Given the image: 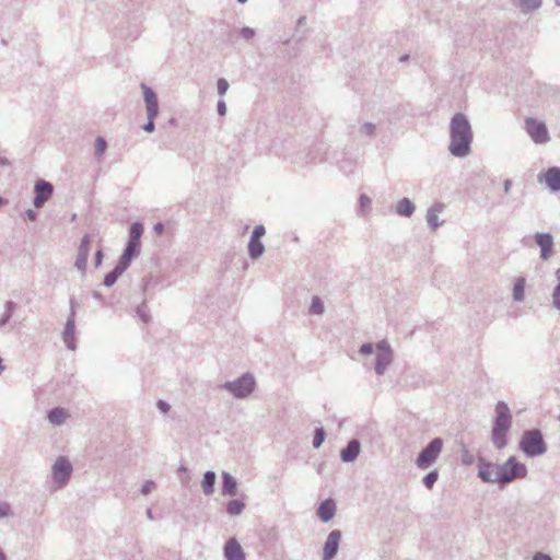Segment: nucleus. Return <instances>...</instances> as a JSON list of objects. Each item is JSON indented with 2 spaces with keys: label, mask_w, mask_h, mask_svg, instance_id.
I'll use <instances>...</instances> for the list:
<instances>
[{
  "label": "nucleus",
  "mask_w": 560,
  "mask_h": 560,
  "mask_svg": "<svg viewBox=\"0 0 560 560\" xmlns=\"http://www.w3.org/2000/svg\"><path fill=\"white\" fill-rule=\"evenodd\" d=\"M494 412L491 442L497 450H503L508 445V433L513 424V416L510 407L504 401L495 404Z\"/></svg>",
  "instance_id": "obj_2"
},
{
  "label": "nucleus",
  "mask_w": 560,
  "mask_h": 560,
  "mask_svg": "<svg viewBox=\"0 0 560 560\" xmlns=\"http://www.w3.org/2000/svg\"><path fill=\"white\" fill-rule=\"evenodd\" d=\"M12 514L9 503H0V518L9 517Z\"/></svg>",
  "instance_id": "obj_47"
},
{
  "label": "nucleus",
  "mask_w": 560,
  "mask_h": 560,
  "mask_svg": "<svg viewBox=\"0 0 560 560\" xmlns=\"http://www.w3.org/2000/svg\"><path fill=\"white\" fill-rule=\"evenodd\" d=\"M460 462L465 466H471L475 463V455L467 447H463L460 452Z\"/></svg>",
  "instance_id": "obj_40"
},
{
  "label": "nucleus",
  "mask_w": 560,
  "mask_h": 560,
  "mask_svg": "<svg viewBox=\"0 0 560 560\" xmlns=\"http://www.w3.org/2000/svg\"><path fill=\"white\" fill-rule=\"evenodd\" d=\"M126 271L124 267H121L119 264H117L112 271H109L105 277L103 284L106 288H110L114 285L119 278L120 275H122Z\"/></svg>",
  "instance_id": "obj_31"
},
{
  "label": "nucleus",
  "mask_w": 560,
  "mask_h": 560,
  "mask_svg": "<svg viewBox=\"0 0 560 560\" xmlns=\"http://www.w3.org/2000/svg\"><path fill=\"white\" fill-rule=\"evenodd\" d=\"M140 252V247L133 244H127L122 255L120 256L117 264H119L121 267H124L126 270L130 266L132 259L136 255H138Z\"/></svg>",
  "instance_id": "obj_25"
},
{
  "label": "nucleus",
  "mask_w": 560,
  "mask_h": 560,
  "mask_svg": "<svg viewBox=\"0 0 560 560\" xmlns=\"http://www.w3.org/2000/svg\"><path fill=\"white\" fill-rule=\"evenodd\" d=\"M416 212V206L408 197L399 199L395 206V213L399 217L410 218Z\"/></svg>",
  "instance_id": "obj_23"
},
{
  "label": "nucleus",
  "mask_w": 560,
  "mask_h": 560,
  "mask_svg": "<svg viewBox=\"0 0 560 560\" xmlns=\"http://www.w3.org/2000/svg\"><path fill=\"white\" fill-rule=\"evenodd\" d=\"M154 487H155V482L153 480H147L141 486L140 493L142 495H148V493H150L153 490Z\"/></svg>",
  "instance_id": "obj_44"
},
{
  "label": "nucleus",
  "mask_w": 560,
  "mask_h": 560,
  "mask_svg": "<svg viewBox=\"0 0 560 560\" xmlns=\"http://www.w3.org/2000/svg\"><path fill=\"white\" fill-rule=\"evenodd\" d=\"M361 451V443L357 439L348 441L346 446L340 452V458L343 463H353Z\"/></svg>",
  "instance_id": "obj_19"
},
{
  "label": "nucleus",
  "mask_w": 560,
  "mask_h": 560,
  "mask_svg": "<svg viewBox=\"0 0 560 560\" xmlns=\"http://www.w3.org/2000/svg\"><path fill=\"white\" fill-rule=\"evenodd\" d=\"M513 185V182L511 179H505L503 183V188L505 192H509L511 187Z\"/></svg>",
  "instance_id": "obj_54"
},
{
  "label": "nucleus",
  "mask_w": 560,
  "mask_h": 560,
  "mask_svg": "<svg viewBox=\"0 0 560 560\" xmlns=\"http://www.w3.org/2000/svg\"><path fill=\"white\" fill-rule=\"evenodd\" d=\"M551 300H552V305L555 306V308L560 312V283H558L556 285V288L553 289L552 293H551Z\"/></svg>",
  "instance_id": "obj_43"
},
{
  "label": "nucleus",
  "mask_w": 560,
  "mask_h": 560,
  "mask_svg": "<svg viewBox=\"0 0 560 560\" xmlns=\"http://www.w3.org/2000/svg\"><path fill=\"white\" fill-rule=\"evenodd\" d=\"M143 102L147 117H158L160 113L159 100L153 89L145 83H141Z\"/></svg>",
  "instance_id": "obj_14"
},
{
  "label": "nucleus",
  "mask_w": 560,
  "mask_h": 560,
  "mask_svg": "<svg viewBox=\"0 0 560 560\" xmlns=\"http://www.w3.org/2000/svg\"><path fill=\"white\" fill-rule=\"evenodd\" d=\"M525 132L536 144H545L550 141L547 125L536 118H525Z\"/></svg>",
  "instance_id": "obj_8"
},
{
  "label": "nucleus",
  "mask_w": 560,
  "mask_h": 560,
  "mask_svg": "<svg viewBox=\"0 0 560 560\" xmlns=\"http://www.w3.org/2000/svg\"><path fill=\"white\" fill-rule=\"evenodd\" d=\"M145 515H147V517H148L149 520H153V513H152V510H151V509H148V510L145 511Z\"/></svg>",
  "instance_id": "obj_59"
},
{
  "label": "nucleus",
  "mask_w": 560,
  "mask_h": 560,
  "mask_svg": "<svg viewBox=\"0 0 560 560\" xmlns=\"http://www.w3.org/2000/svg\"><path fill=\"white\" fill-rule=\"evenodd\" d=\"M156 406H158L159 410H160L161 412H163V413H167V412H168V410H170V405H168V402H167V401H165V400H162V399H161V400H159V401H158V404H156Z\"/></svg>",
  "instance_id": "obj_48"
},
{
  "label": "nucleus",
  "mask_w": 560,
  "mask_h": 560,
  "mask_svg": "<svg viewBox=\"0 0 560 560\" xmlns=\"http://www.w3.org/2000/svg\"><path fill=\"white\" fill-rule=\"evenodd\" d=\"M450 152L453 156L464 158L471 151L474 132L468 117L463 113H455L450 122Z\"/></svg>",
  "instance_id": "obj_1"
},
{
  "label": "nucleus",
  "mask_w": 560,
  "mask_h": 560,
  "mask_svg": "<svg viewBox=\"0 0 560 560\" xmlns=\"http://www.w3.org/2000/svg\"><path fill=\"white\" fill-rule=\"evenodd\" d=\"M326 433L323 428H316L313 436V447L318 448L325 441Z\"/></svg>",
  "instance_id": "obj_39"
},
{
  "label": "nucleus",
  "mask_w": 560,
  "mask_h": 560,
  "mask_svg": "<svg viewBox=\"0 0 560 560\" xmlns=\"http://www.w3.org/2000/svg\"><path fill=\"white\" fill-rule=\"evenodd\" d=\"M69 304H70V312L72 310L75 312V308H74L75 307V301H74V299H70Z\"/></svg>",
  "instance_id": "obj_58"
},
{
  "label": "nucleus",
  "mask_w": 560,
  "mask_h": 560,
  "mask_svg": "<svg viewBox=\"0 0 560 560\" xmlns=\"http://www.w3.org/2000/svg\"><path fill=\"white\" fill-rule=\"evenodd\" d=\"M316 514L322 522H329L336 514L335 501L332 499L323 501L317 508Z\"/></svg>",
  "instance_id": "obj_22"
},
{
  "label": "nucleus",
  "mask_w": 560,
  "mask_h": 560,
  "mask_svg": "<svg viewBox=\"0 0 560 560\" xmlns=\"http://www.w3.org/2000/svg\"><path fill=\"white\" fill-rule=\"evenodd\" d=\"M5 200L3 197L0 196V208L5 205Z\"/></svg>",
  "instance_id": "obj_64"
},
{
  "label": "nucleus",
  "mask_w": 560,
  "mask_h": 560,
  "mask_svg": "<svg viewBox=\"0 0 560 560\" xmlns=\"http://www.w3.org/2000/svg\"><path fill=\"white\" fill-rule=\"evenodd\" d=\"M136 316L143 324H148L151 320V316L149 314V308H148L144 300L136 307Z\"/></svg>",
  "instance_id": "obj_35"
},
{
  "label": "nucleus",
  "mask_w": 560,
  "mask_h": 560,
  "mask_svg": "<svg viewBox=\"0 0 560 560\" xmlns=\"http://www.w3.org/2000/svg\"><path fill=\"white\" fill-rule=\"evenodd\" d=\"M4 371V365L2 364V359L0 357V375Z\"/></svg>",
  "instance_id": "obj_62"
},
{
  "label": "nucleus",
  "mask_w": 560,
  "mask_h": 560,
  "mask_svg": "<svg viewBox=\"0 0 560 560\" xmlns=\"http://www.w3.org/2000/svg\"><path fill=\"white\" fill-rule=\"evenodd\" d=\"M526 291V279L522 276L517 278L513 287V300L522 302L524 300V292Z\"/></svg>",
  "instance_id": "obj_32"
},
{
  "label": "nucleus",
  "mask_w": 560,
  "mask_h": 560,
  "mask_svg": "<svg viewBox=\"0 0 560 560\" xmlns=\"http://www.w3.org/2000/svg\"><path fill=\"white\" fill-rule=\"evenodd\" d=\"M154 231L158 233V234H162L163 231H164V224L162 222H158L155 225H154Z\"/></svg>",
  "instance_id": "obj_53"
},
{
  "label": "nucleus",
  "mask_w": 560,
  "mask_h": 560,
  "mask_svg": "<svg viewBox=\"0 0 560 560\" xmlns=\"http://www.w3.org/2000/svg\"><path fill=\"white\" fill-rule=\"evenodd\" d=\"M245 509L244 502L242 500H231L226 505V512L232 516H237L242 514L243 510Z\"/></svg>",
  "instance_id": "obj_34"
},
{
  "label": "nucleus",
  "mask_w": 560,
  "mask_h": 560,
  "mask_svg": "<svg viewBox=\"0 0 560 560\" xmlns=\"http://www.w3.org/2000/svg\"><path fill=\"white\" fill-rule=\"evenodd\" d=\"M372 205V199L365 194H361L359 197V208L361 211L359 212L360 215H364V210L369 209Z\"/></svg>",
  "instance_id": "obj_41"
},
{
  "label": "nucleus",
  "mask_w": 560,
  "mask_h": 560,
  "mask_svg": "<svg viewBox=\"0 0 560 560\" xmlns=\"http://www.w3.org/2000/svg\"><path fill=\"white\" fill-rule=\"evenodd\" d=\"M0 165H2L3 167H7V165H11V162L8 158L0 156Z\"/></svg>",
  "instance_id": "obj_55"
},
{
  "label": "nucleus",
  "mask_w": 560,
  "mask_h": 560,
  "mask_svg": "<svg viewBox=\"0 0 560 560\" xmlns=\"http://www.w3.org/2000/svg\"><path fill=\"white\" fill-rule=\"evenodd\" d=\"M75 311L69 313V316L66 320V327H63V342H66V347L70 351H74L77 349L75 343Z\"/></svg>",
  "instance_id": "obj_17"
},
{
  "label": "nucleus",
  "mask_w": 560,
  "mask_h": 560,
  "mask_svg": "<svg viewBox=\"0 0 560 560\" xmlns=\"http://www.w3.org/2000/svg\"><path fill=\"white\" fill-rule=\"evenodd\" d=\"M443 450V440L441 438H434L431 440L416 457V465L419 469L424 470L430 468L440 456Z\"/></svg>",
  "instance_id": "obj_7"
},
{
  "label": "nucleus",
  "mask_w": 560,
  "mask_h": 560,
  "mask_svg": "<svg viewBox=\"0 0 560 560\" xmlns=\"http://www.w3.org/2000/svg\"><path fill=\"white\" fill-rule=\"evenodd\" d=\"M376 132V124L366 121L359 128V133L364 137H374Z\"/></svg>",
  "instance_id": "obj_37"
},
{
  "label": "nucleus",
  "mask_w": 560,
  "mask_h": 560,
  "mask_svg": "<svg viewBox=\"0 0 560 560\" xmlns=\"http://www.w3.org/2000/svg\"><path fill=\"white\" fill-rule=\"evenodd\" d=\"M217 110L220 116H224L226 114V104L224 101L220 100L217 104Z\"/></svg>",
  "instance_id": "obj_49"
},
{
  "label": "nucleus",
  "mask_w": 560,
  "mask_h": 560,
  "mask_svg": "<svg viewBox=\"0 0 560 560\" xmlns=\"http://www.w3.org/2000/svg\"><path fill=\"white\" fill-rule=\"evenodd\" d=\"M93 296H94L95 299H102V295H101V293H100V292H94V293H93Z\"/></svg>",
  "instance_id": "obj_63"
},
{
  "label": "nucleus",
  "mask_w": 560,
  "mask_h": 560,
  "mask_svg": "<svg viewBox=\"0 0 560 560\" xmlns=\"http://www.w3.org/2000/svg\"><path fill=\"white\" fill-rule=\"evenodd\" d=\"M526 475V466L515 455H511L503 464H499L498 485L502 488L517 479H523Z\"/></svg>",
  "instance_id": "obj_5"
},
{
  "label": "nucleus",
  "mask_w": 560,
  "mask_h": 560,
  "mask_svg": "<svg viewBox=\"0 0 560 560\" xmlns=\"http://www.w3.org/2000/svg\"><path fill=\"white\" fill-rule=\"evenodd\" d=\"M536 244L540 248V257L544 260L549 259L553 255V236L548 232H536L534 235Z\"/></svg>",
  "instance_id": "obj_15"
},
{
  "label": "nucleus",
  "mask_w": 560,
  "mask_h": 560,
  "mask_svg": "<svg viewBox=\"0 0 560 560\" xmlns=\"http://www.w3.org/2000/svg\"><path fill=\"white\" fill-rule=\"evenodd\" d=\"M439 479V472L438 470H432L430 472H428L423 478H422V483L428 488V489H432L433 486L435 485V482L438 481Z\"/></svg>",
  "instance_id": "obj_38"
},
{
  "label": "nucleus",
  "mask_w": 560,
  "mask_h": 560,
  "mask_svg": "<svg viewBox=\"0 0 560 560\" xmlns=\"http://www.w3.org/2000/svg\"><path fill=\"white\" fill-rule=\"evenodd\" d=\"M33 206L40 209L54 194V185L47 180L38 179L34 185Z\"/></svg>",
  "instance_id": "obj_11"
},
{
  "label": "nucleus",
  "mask_w": 560,
  "mask_h": 560,
  "mask_svg": "<svg viewBox=\"0 0 560 560\" xmlns=\"http://www.w3.org/2000/svg\"><path fill=\"white\" fill-rule=\"evenodd\" d=\"M265 234L266 228L262 224L256 225L252 232L247 245V253L253 260L258 259L265 253V245L261 243V238Z\"/></svg>",
  "instance_id": "obj_10"
},
{
  "label": "nucleus",
  "mask_w": 560,
  "mask_h": 560,
  "mask_svg": "<svg viewBox=\"0 0 560 560\" xmlns=\"http://www.w3.org/2000/svg\"><path fill=\"white\" fill-rule=\"evenodd\" d=\"M224 557L226 560H245L242 545L235 538H231L226 541L224 546Z\"/></svg>",
  "instance_id": "obj_20"
},
{
  "label": "nucleus",
  "mask_w": 560,
  "mask_h": 560,
  "mask_svg": "<svg viewBox=\"0 0 560 560\" xmlns=\"http://www.w3.org/2000/svg\"><path fill=\"white\" fill-rule=\"evenodd\" d=\"M90 250H91V238H90L89 234H85L81 238V243L78 248L77 259L74 261L75 268L78 270H80V272L82 275H84V272L86 270V264H88Z\"/></svg>",
  "instance_id": "obj_16"
},
{
  "label": "nucleus",
  "mask_w": 560,
  "mask_h": 560,
  "mask_svg": "<svg viewBox=\"0 0 560 560\" xmlns=\"http://www.w3.org/2000/svg\"><path fill=\"white\" fill-rule=\"evenodd\" d=\"M229 88H230V84L226 79L220 78L217 81V92L219 93L220 96H224L225 93L228 92Z\"/></svg>",
  "instance_id": "obj_42"
},
{
  "label": "nucleus",
  "mask_w": 560,
  "mask_h": 560,
  "mask_svg": "<svg viewBox=\"0 0 560 560\" xmlns=\"http://www.w3.org/2000/svg\"><path fill=\"white\" fill-rule=\"evenodd\" d=\"M556 278L558 280V283H560V268H558L556 271Z\"/></svg>",
  "instance_id": "obj_61"
},
{
  "label": "nucleus",
  "mask_w": 560,
  "mask_h": 560,
  "mask_svg": "<svg viewBox=\"0 0 560 560\" xmlns=\"http://www.w3.org/2000/svg\"><path fill=\"white\" fill-rule=\"evenodd\" d=\"M325 312L324 302L322 299L317 295L313 296V300H311V306H308V314L315 315V316H322Z\"/></svg>",
  "instance_id": "obj_33"
},
{
  "label": "nucleus",
  "mask_w": 560,
  "mask_h": 560,
  "mask_svg": "<svg viewBox=\"0 0 560 560\" xmlns=\"http://www.w3.org/2000/svg\"><path fill=\"white\" fill-rule=\"evenodd\" d=\"M102 259H103V253H102V249H98V250H96V254H95V266L96 267H100L102 265Z\"/></svg>",
  "instance_id": "obj_51"
},
{
  "label": "nucleus",
  "mask_w": 560,
  "mask_h": 560,
  "mask_svg": "<svg viewBox=\"0 0 560 560\" xmlns=\"http://www.w3.org/2000/svg\"><path fill=\"white\" fill-rule=\"evenodd\" d=\"M342 534L340 529H332L326 538L323 547L322 560H332L338 551L341 541Z\"/></svg>",
  "instance_id": "obj_12"
},
{
  "label": "nucleus",
  "mask_w": 560,
  "mask_h": 560,
  "mask_svg": "<svg viewBox=\"0 0 560 560\" xmlns=\"http://www.w3.org/2000/svg\"><path fill=\"white\" fill-rule=\"evenodd\" d=\"M306 24V16H300L298 20V27L304 26Z\"/></svg>",
  "instance_id": "obj_56"
},
{
  "label": "nucleus",
  "mask_w": 560,
  "mask_h": 560,
  "mask_svg": "<svg viewBox=\"0 0 560 560\" xmlns=\"http://www.w3.org/2000/svg\"><path fill=\"white\" fill-rule=\"evenodd\" d=\"M72 474V465L67 457H59L52 466V482L56 489L67 486Z\"/></svg>",
  "instance_id": "obj_9"
},
{
  "label": "nucleus",
  "mask_w": 560,
  "mask_h": 560,
  "mask_svg": "<svg viewBox=\"0 0 560 560\" xmlns=\"http://www.w3.org/2000/svg\"><path fill=\"white\" fill-rule=\"evenodd\" d=\"M544 182L546 186L552 191H560V167L551 166L544 175H538L539 182Z\"/></svg>",
  "instance_id": "obj_18"
},
{
  "label": "nucleus",
  "mask_w": 560,
  "mask_h": 560,
  "mask_svg": "<svg viewBox=\"0 0 560 560\" xmlns=\"http://www.w3.org/2000/svg\"><path fill=\"white\" fill-rule=\"evenodd\" d=\"M359 355L369 357L375 354V359L372 365L369 368L373 369L380 376L384 375L387 368L394 360L393 348L387 340L383 339L377 343L364 342L360 346Z\"/></svg>",
  "instance_id": "obj_3"
},
{
  "label": "nucleus",
  "mask_w": 560,
  "mask_h": 560,
  "mask_svg": "<svg viewBox=\"0 0 560 560\" xmlns=\"http://www.w3.org/2000/svg\"><path fill=\"white\" fill-rule=\"evenodd\" d=\"M237 480L230 472H222V495H235L237 493Z\"/></svg>",
  "instance_id": "obj_24"
},
{
  "label": "nucleus",
  "mask_w": 560,
  "mask_h": 560,
  "mask_svg": "<svg viewBox=\"0 0 560 560\" xmlns=\"http://www.w3.org/2000/svg\"><path fill=\"white\" fill-rule=\"evenodd\" d=\"M0 560H8L7 555L4 553V551L1 548H0Z\"/></svg>",
  "instance_id": "obj_60"
},
{
  "label": "nucleus",
  "mask_w": 560,
  "mask_h": 560,
  "mask_svg": "<svg viewBox=\"0 0 560 560\" xmlns=\"http://www.w3.org/2000/svg\"><path fill=\"white\" fill-rule=\"evenodd\" d=\"M521 13H529L541 7L542 0H511Z\"/></svg>",
  "instance_id": "obj_26"
},
{
  "label": "nucleus",
  "mask_w": 560,
  "mask_h": 560,
  "mask_svg": "<svg viewBox=\"0 0 560 560\" xmlns=\"http://www.w3.org/2000/svg\"><path fill=\"white\" fill-rule=\"evenodd\" d=\"M520 448L529 458L542 455L547 452V443L538 429L525 430L521 435Z\"/></svg>",
  "instance_id": "obj_6"
},
{
  "label": "nucleus",
  "mask_w": 560,
  "mask_h": 560,
  "mask_svg": "<svg viewBox=\"0 0 560 560\" xmlns=\"http://www.w3.org/2000/svg\"><path fill=\"white\" fill-rule=\"evenodd\" d=\"M532 560H552V558L544 552H536L534 553Z\"/></svg>",
  "instance_id": "obj_50"
},
{
  "label": "nucleus",
  "mask_w": 560,
  "mask_h": 560,
  "mask_svg": "<svg viewBox=\"0 0 560 560\" xmlns=\"http://www.w3.org/2000/svg\"><path fill=\"white\" fill-rule=\"evenodd\" d=\"M238 34H241V37L246 39V40H249L252 39L254 36H255V31L250 27H242L240 31H238Z\"/></svg>",
  "instance_id": "obj_45"
},
{
  "label": "nucleus",
  "mask_w": 560,
  "mask_h": 560,
  "mask_svg": "<svg viewBox=\"0 0 560 560\" xmlns=\"http://www.w3.org/2000/svg\"><path fill=\"white\" fill-rule=\"evenodd\" d=\"M150 282H151L150 279L144 280L143 285H142L143 292H145L148 290Z\"/></svg>",
  "instance_id": "obj_57"
},
{
  "label": "nucleus",
  "mask_w": 560,
  "mask_h": 560,
  "mask_svg": "<svg viewBox=\"0 0 560 560\" xmlns=\"http://www.w3.org/2000/svg\"><path fill=\"white\" fill-rule=\"evenodd\" d=\"M215 478L217 476L214 471L208 470L205 472L203 479L201 480V487L206 495H212L214 491Z\"/></svg>",
  "instance_id": "obj_28"
},
{
  "label": "nucleus",
  "mask_w": 560,
  "mask_h": 560,
  "mask_svg": "<svg viewBox=\"0 0 560 560\" xmlns=\"http://www.w3.org/2000/svg\"><path fill=\"white\" fill-rule=\"evenodd\" d=\"M499 464L491 463L485 457L478 459V477L488 483H498Z\"/></svg>",
  "instance_id": "obj_13"
},
{
  "label": "nucleus",
  "mask_w": 560,
  "mask_h": 560,
  "mask_svg": "<svg viewBox=\"0 0 560 560\" xmlns=\"http://www.w3.org/2000/svg\"><path fill=\"white\" fill-rule=\"evenodd\" d=\"M156 117H148V121L142 125V130H144L148 133H152L155 130V124L154 119Z\"/></svg>",
  "instance_id": "obj_46"
},
{
  "label": "nucleus",
  "mask_w": 560,
  "mask_h": 560,
  "mask_svg": "<svg viewBox=\"0 0 560 560\" xmlns=\"http://www.w3.org/2000/svg\"><path fill=\"white\" fill-rule=\"evenodd\" d=\"M16 308V303L12 300L5 302L3 312L0 315V328L5 326L12 318Z\"/></svg>",
  "instance_id": "obj_29"
},
{
  "label": "nucleus",
  "mask_w": 560,
  "mask_h": 560,
  "mask_svg": "<svg viewBox=\"0 0 560 560\" xmlns=\"http://www.w3.org/2000/svg\"><path fill=\"white\" fill-rule=\"evenodd\" d=\"M256 386L257 383L254 374L245 372L235 380L226 381L221 385V388L236 399H246L255 392Z\"/></svg>",
  "instance_id": "obj_4"
},
{
  "label": "nucleus",
  "mask_w": 560,
  "mask_h": 560,
  "mask_svg": "<svg viewBox=\"0 0 560 560\" xmlns=\"http://www.w3.org/2000/svg\"><path fill=\"white\" fill-rule=\"evenodd\" d=\"M48 421L54 425L65 424V420L68 417L67 409L62 407H55L48 411Z\"/></svg>",
  "instance_id": "obj_27"
},
{
  "label": "nucleus",
  "mask_w": 560,
  "mask_h": 560,
  "mask_svg": "<svg viewBox=\"0 0 560 560\" xmlns=\"http://www.w3.org/2000/svg\"><path fill=\"white\" fill-rule=\"evenodd\" d=\"M26 218L31 221H35L37 218V213L34 210H26Z\"/></svg>",
  "instance_id": "obj_52"
},
{
  "label": "nucleus",
  "mask_w": 560,
  "mask_h": 560,
  "mask_svg": "<svg viewBox=\"0 0 560 560\" xmlns=\"http://www.w3.org/2000/svg\"><path fill=\"white\" fill-rule=\"evenodd\" d=\"M444 205L435 203L427 210V223L431 230H436L443 224V221L440 220V214L444 211Z\"/></svg>",
  "instance_id": "obj_21"
},
{
  "label": "nucleus",
  "mask_w": 560,
  "mask_h": 560,
  "mask_svg": "<svg viewBox=\"0 0 560 560\" xmlns=\"http://www.w3.org/2000/svg\"><path fill=\"white\" fill-rule=\"evenodd\" d=\"M94 149H95L94 155L96 158V161H102V155L105 153V151L107 149V142L105 141V139L102 137H98L95 140Z\"/></svg>",
  "instance_id": "obj_36"
},
{
  "label": "nucleus",
  "mask_w": 560,
  "mask_h": 560,
  "mask_svg": "<svg viewBox=\"0 0 560 560\" xmlns=\"http://www.w3.org/2000/svg\"><path fill=\"white\" fill-rule=\"evenodd\" d=\"M143 233V226L140 222H133L129 230V244H133L140 247V237Z\"/></svg>",
  "instance_id": "obj_30"
}]
</instances>
